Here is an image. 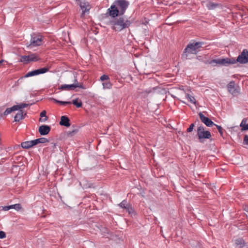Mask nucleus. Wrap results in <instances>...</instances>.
Returning a JSON list of instances; mask_svg holds the SVG:
<instances>
[{
  "label": "nucleus",
  "mask_w": 248,
  "mask_h": 248,
  "mask_svg": "<svg viewBox=\"0 0 248 248\" xmlns=\"http://www.w3.org/2000/svg\"><path fill=\"white\" fill-rule=\"evenodd\" d=\"M128 5L129 2L126 0H116L108 9V13L112 17L121 16L124 14Z\"/></svg>",
  "instance_id": "f257e3e1"
},
{
  "label": "nucleus",
  "mask_w": 248,
  "mask_h": 248,
  "mask_svg": "<svg viewBox=\"0 0 248 248\" xmlns=\"http://www.w3.org/2000/svg\"><path fill=\"white\" fill-rule=\"evenodd\" d=\"M110 24L113 25V29L116 31H121L128 28L130 25L131 22L123 17H119L111 21Z\"/></svg>",
  "instance_id": "f03ea898"
},
{
  "label": "nucleus",
  "mask_w": 248,
  "mask_h": 248,
  "mask_svg": "<svg viewBox=\"0 0 248 248\" xmlns=\"http://www.w3.org/2000/svg\"><path fill=\"white\" fill-rule=\"evenodd\" d=\"M45 45V38L39 34L33 33L31 35L30 44L28 46H40Z\"/></svg>",
  "instance_id": "7ed1b4c3"
},
{
  "label": "nucleus",
  "mask_w": 248,
  "mask_h": 248,
  "mask_svg": "<svg viewBox=\"0 0 248 248\" xmlns=\"http://www.w3.org/2000/svg\"><path fill=\"white\" fill-rule=\"evenodd\" d=\"M197 135L200 142H202V139H209L211 137V134L209 131L205 130L204 127L200 126L197 129Z\"/></svg>",
  "instance_id": "20e7f679"
},
{
  "label": "nucleus",
  "mask_w": 248,
  "mask_h": 248,
  "mask_svg": "<svg viewBox=\"0 0 248 248\" xmlns=\"http://www.w3.org/2000/svg\"><path fill=\"white\" fill-rule=\"evenodd\" d=\"M199 47H186L184 51L183 57L186 59H190L191 55H195L197 54Z\"/></svg>",
  "instance_id": "39448f33"
},
{
  "label": "nucleus",
  "mask_w": 248,
  "mask_h": 248,
  "mask_svg": "<svg viewBox=\"0 0 248 248\" xmlns=\"http://www.w3.org/2000/svg\"><path fill=\"white\" fill-rule=\"evenodd\" d=\"M236 61L242 64L248 62V51L245 49L238 56Z\"/></svg>",
  "instance_id": "423d86ee"
},
{
  "label": "nucleus",
  "mask_w": 248,
  "mask_h": 248,
  "mask_svg": "<svg viewBox=\"0 0 248 248\" xmlns=\"http://www.w3.org/2000/svg\"><path fill=\"white\" fill-rule=\"evenodd\" d=\"M80 7L82 11L81 17H83L86 14L89 13V10L91 9V5L88 2L86 1L85 0H82L80 1Z\"/></svg>",
  "instance_id": "0eeeda50"
},
{
  "label": "nucleus",
  "mask_w": 248,
  "mask_h": 248,
  "mask_svg": "<svg viewBox=\"0 0 248 248\" xmlns=\"http://www.w3.org/2000/svg\"><path fill=\"white\" fill-rule=\"evenodd\" d=\"M78 86V82L77 80L75 78L74 80V82L70 85L67 84H63L61 86L59 87V89L62 90H73L75 88H77V86Z\"/></svg>",
  "instance_id": "6e6552de"
},
{
  "label": "nucleus",
  "mask_w": 248,
  "mask_h": 248,
  "mask_svg": "<svg viewBox=\"0 0 248 248\" xmlns=\"http://www.w3.org/2000/svg\"><path fill=\"white\" fill-rule=\"evenodd\" d=\"M199 117L202 122L207 126L211 127L214 125H216L209 118L205 117L201 112L199 113Z\"/></svg>",
  "instance_id": "1a4fd4ad"
},
{
  "label": "nucleus",
  "mask_w": 248,
  "mask_h": 248,
  "mask_svg": "<svg viewBox=\"0 0 248 248\" xmlns=\"http://www.w3.org/2000/svg\"><path fill=\"white\" fill-rule=\"evenodd\" d=\"M235 62V61L234 60L233 61H231L230 60L228 61V59H222L218 60H214L212 61L211 63H216L219 65L227 66L229 64L234 63Z\"/></svg>",
  "instance_id": "9d476101"
},
{
  "label": "nucleus",
  "mask_w": 248,
  "mask_h": 248,
  "mask_svg": "<svg viewBox=\"0 0 248 248\" xmlns=\"http://www.w3.org/2000/svg\"><path fill=\"white\" fill-rule=\"evenodd\" d=\"M235 245L236 248H248V244L241 238L235 240Z\"/></svg>",
  "instance_id": "9b49d317"
},
{
  "label": "nucleus",
  "mask_w": 248,
  "mask_h": 248,
  "mask_svg": "<svg viewBox=\"0 0 248 248\" xmlns=\"http://www.w3.org/2000/svg\"><path fill=\"white\" fill-rule=\"evenodd\" d=\"M50 131V127L47 125H42L39 126L38 129V131L41 135H47Z\"/></svg>",
  "instance_id": "f8f14e48"
},
{
  "label": "nucleus",
  "mask_w": 248,
  "mask_h": 248,
  "mask_svg": "<svg viewBox=\"0 0 248 248\" xmlns=\"http://www.w3.org/2000/svg\"><path fill=\"white\" fill-rule=\"evenodd\" d=\"M228 91L232 94H235L238 92L235 87L234 81H231L227 85Z\"/></svg>",
  "instance_id": "ddd939ff"
},
{
  "label": "nucleus",
  "mask_w": 248,
  "mask_h": 248,
  "mask_svg": "<svg viewBox=\"0 0 248 248\" xmlns=\"http://www.w3.org/2000/svg\"><path fill=\"white\" fill-rule=\"evenodd\" d=\"M122 208L125 209L129 214H132L133 212L132 208L127 203V202L125 200L123 201L119 204Z\"/></svg>",
  "instance_id": "4468645a"
},
{
  "label": "nucleus",
  "mask_w": 248,
  "mask_h": 248,
  "mask_svg": "<svg viewBox=\"0 0 248 248\" xmlns=\"http://www.w3.org/2000/svg\"><path fill=\"white\" fill-rule=\"evenodd\" d=\"M60 124L66 127H69L70 125L69 118L65 116H62L60 122Z\"/></svg>",
  "instance_id": "2eb2a0df"
},
{
  "label": "nucleus",
  "mask_w": 248,
  "mask_h": 248,
  "mask_svg": "<svg viewBox=\"0 0 248 248\" xmlns=\"http://www.w3.org/2000/svg\"><path fill=\"white\" fill-rule=\"evenodd\" d=\"M48 70H49L48 68L44 67V68L33 70V71H32V72L33 74V76H36V75H38L40 74L45 73L46 72H47L48 71Z\"/></svg>",
  "instance_id": "dca6fc26"
},
{
  "label": "nucleus",
  "mask_w": 248,
  "mask_h": 248,
  "mask_svg": "<svg viewBox=\"0 0 248 248\" xmlns=\"http://www.w3.org/2000/svg\"><path fill=\"white\" fill-rule=\"evenodd\" d=\"M204 45L205 44L203 42H196L194 40H191L186 46H197Z\"/></svg>",
  "instance_id": "f3484780"
},
{
  "label": "nucleus",
  "mask_w": 248,
  "mask_h": 248,
  "mask_svg": "<svg viewBox=\"0 0 248 248\" xmlns=\"http://www.w3.org/2000/svg\"><path fill=\"white\" fill-rule=\"evenodd\" d=\"M23 111L20 110L15 116L14 120L15 122H19L24 118Z\"/></svg>",
  "instance_id": "a211bd4d"
},
{
  "label": "nucleus",
  "mask_w": 248,
  "mask_h": 248,
  "mask_svg": "<svg viewBox=\"0 0 248 248\" xmlns=\"http://www.w3.org/2000/svg\"><path fill=\"white\" fill-rule=\"evenodd\" d=\"M218 5L217 3L209 2L206 4V7L209 10H213L217 8Z\"/></svg>",
  "instance_id": "6ab92c4d"
},
{
  "label": "nucleus",
  "mask_w": 248,
  "mask_h": 248,
  "mask_svg": "<svg viewBox=\"0 0 248 248\" xmlns=\"http://www.w3.org/2000/svg\"><path fill=\"white\" fill-rule=\"evenodd\" d=\"M28 62L30 61H37L38 60L37 56L35 54H32L31 55H27Z\"/></svg>",
  "instance_id": "aec40b11"
},
{
  "label": "nucleus",
  "mask_w": 248,
  "mask_h": 248,
  "mask_svg": "<svg viewBox=\"0 0 248 248\" xmlns=\"http://www.w3.org/2000/svg\"><path fill=\"white\" fill-rule=\"evenodd\" d=\"M102 85L104 89H111L112 87V84L108 80L106 82H104L102 83Z\"/></svg>",
  "instance_id": "412c9836"
},
{
  "label": "nucleus",
  "mask_w": 248,
  "mask_h": 248,
  "mask_svg": "<svg viewBox=\"0 0 248 248\" xmlns=\"http://www.w3.org/2000/svg\"><path fill=\"white\" fill-rule=\"evenodd\" d=\"M16 108L15 107V106H14L11 108H7L4 112V115H7L11 113L12 112L16 111Z\"/></svg>",
  "instance_id": "4be33fe9"
},
{
  "label": "nucleus",
  "mask_w": 248,
  "mask_h": 248,
  "mask_svg": "<svg viewBox=\"0 0 248 248\" xmlns=\"http://www.w3.org/2000/svg\"><path fill=\"white\" fill-rule=\"evenodd\" d=\"M186 98L191 103L195 104L196 100L195 98L188 93L186 94Z\"/></svg>",
  "instance_id": "5701e85b"
},
{
  "label": "nucleus",
  "mask_w": 248,
  "mask_h": 248,
  "mask_svg": "<svg viewBox=\"0 0 248 248\" xmlns=\"http://www.w3.org/2000/svg\"><path fill=\"white\" fill-rule=\"evenodd\" d=\"M46 110L42 111L41 112L40 116L41 117H45V118L42 119L41 118H40L39 119V121H41V122H46L47 120V117H46Z\"/></svg>",
  "instance_id": "b1692460"
},
{
  "label": "nucleus",
  "mask_w": 248,
  "mask_h": 248,
  "mask_svg": "<svg viewBox=\"0 0 248 248\" xmlns=\"http://www.w3.org/2000/svg\"><path fill=\"white\" fill-rule=\"evenodd\" d=\"M21 147L24 149H29L31 148V142L30 141H24L21 143Z\"/></svg>",
  "instance_id": "393cba45"
},
{
  "label": "nucleus",
  "mask_w": 248,
  "mask_h": 248,
  "mask_svg": "<svg viewBox=\"0 0 248 248\" xmlns=\"http://www.w3.org/2000/svg\"><path fill=\"white\" fill-rule=\"evenodd\" d=\"M16 108V110L19 109L20 110L23 108H26L29 106L28 104L22 103L18 105H15Z\"/></svg>",
  "instance_id": "a878e982"
},
{
  "label": "nucleus",
  "mask_w": 248,
  "mask_h": 248,
  "mask_svg": "<svg viewBox=\"0 0 248 248\" xmlns=\"http://www.w3.org/2000/svg\"><path fill=\"white\" fill-rule=\"evenodd\" d=\"M37 144L38 143H45L48 142V140L45 138H40L36 139Z\"/></svg>",
  "instance_id": "bb28decb"
},
{
  "label": "nucleus",
  "mask_w": 248,
  "mask_h": 248,
  "mask_svg": "<svg viewBox=\"0 0 248 248\" xmlns=\"http://www.w3.org/2000/svg\"><path fill=\"white\" fill-rule=\"evenodd\" d=\"M72 103L75 105L77 108H80L82 107V103L81 101L78 102V99L74 100Z\"/></svg>",
  "instance_id": "cd10ccee"
},
{
  "label": "nucleus",
  "mask_w": 248,
  "mask_h": 248,
  "mask_svg": "<svg viewBox=\"0 0 248 248\" xmlns=\"http://www.w3.org/2000/svg\"><path fill=\"white\" fill-rule=\"evenodd\" d=\"M11 209H14L16 210H19L21 209L22 207L20 204L17 203L10 205Z\"/></svg>",
  "instance_id": "c85d7f7f"
},
{
  "label": "nucleus",
  "mask_w": 248,
  "mask_h": 248,
  "mask_svg": "<svg viewBox=\"0 0 248 248\" xmlns=\"http://www.w3.org/2000/svg\"><path fill=\"white\" fill-rule=\"evenodd\" d=\"M53 101H54L56 103H59L61 105H66V104H71V102H68V101H59L58 100H56L54 98L52 99Z\"/></svg>",
  "instance_id": "c756f323"
},
{
  "label": "nucleus",
  "mask_w": 248,
  "mask_h": 248,
  "mask_svg": "<svg viewBox=\"0 0 248 248\" xmlns=\"http://www.w3.org/2000/svg\"><path fill=\"white\" fill-rule=\"evenodd\" d=\"M215 126H216V127H217L218 130V132H219V134H220V135L222 136V137H223V128H222V127L220 125H215Z\"/></svg>",
  "instance_id": "7c9ffc66"
},
{
  "label": "nucleus",
  "mask_w": 248,
  "mask_h": 248,
  "mask_svg": "<svg viewBox=\"0 0 248 248\" xmlns=\"http://www.w3.org/2000/svg\"><path fill=\"white\" fill-rule=\"evenodd\" d=\"M109 79V77L107 75H103L100 78V80L103 81L104 80H108Z\"/></svg>",
  "instance_id": "2f4dec72"
},
{
  "label": "nucleus",
  "mask_w": 248,
  "mask_h": 248,
  "mask_svg": "<svg viewBox=\"0 0 248 248\" xmlns=\"http://www.w3.org/2000/svg\"><path fill=\"white\" fill-rule=\"evenodd\" d=\"M101 232H102V234L104 235V236H106V234H108V229L106 228V227H103L101 230H100Z\"/></svg>",
  "instance_id": "473e14b6"
},
{
  "label": "nucleus",
  "mask_w": 248,
  "mask_h": 248,
  "mask_svg": "<svg viewBox=\"0 0 248 248\" xmlns=\"http://www.w3.org/2000/svg\"><path fill=\"white\" fill-rule=\"evenodd\" d=\"M247 120L246 118H244L242 120L240 125V127H241L242 128H243L244 127H245V125L247 124Z\"/></svg>",
  "instance_id": "72a5a7b5"
},
{
  "label": "nucleus",
  "mask_w": 248,
  "mask_h": 248,
  "mask_svg": "<svg viewBox=\"0 0 248 248\" xmlns=\"http://www.w3.org/2000/svg\"><path fill=\"white\" fill-rule=\"evenodd\" d=\"M21 62L27 63L28 62L27 55L22 56L21 57Z\"/></svg>",
  "instance_id": "f704fd0d"
},
{
  "label": "nucleus",
  "mask_w": 248,
  "mask_h": 248,
  "mask_svg": "<svg viewBox=\"0 0 248 248\" xmlns=\"http://www.w3.org/2000/svg\"><path fill=\"white\" fill-rule=\"evenodd\" d=\"M32 76H33L32 72V71H30V72H29L28 73H27L24 77H22L21 78L22 79L24 78H29L30 77H32Z\"/></svg>",
  "instance_id": "c9c22d12"
},
{
  "label": "nucleus",
  "mask_w": 248,
  "mask_h": 248,
  "mask_svg": "<svg viewBox=\"0 0 248 248\" xmlns=\"http://www.w3.org/2000/svg\"><path fill=\"white\" fill-rule=\"evenodd\" d=\"M194 127V124H191L189 127L187 129V131L188 132H190L191 131H192L193 129V128Z\"/></svg>",
  "instance_id": "e433bc0d"
},
{
  "label": "nucleus",
  "mask_w": 248,
  "mask_h": 248,
  "mask_svg": "<svg viewBox=\"0 0 248 248\" xmlns=\"http://www.w3.org/2000/svg\"><path fill=\"white\" fill-rule=\"evenodd\" d=\"M243 143L244 144L248 145V136L247 135L244 136Z\"/></svg>",
  "instance_id": "4c0bfd02"
},
{
  "label": "nucleus",
  "mask_w": 248,
  "mask_h": 248,
  "mask_svg": "<svg viewBox=\"0 0 248 248\" xmlns=\"http://www.w3.org/2000/svg\"><path fill=\"white\" fill-rule=\"evenodd\" d=\"M6 237V234L3 231H0V239H3Z\"/></svg>",
  "instance_id": "58836bf2"
},
{
  "label": "nucleus",
  "mask_w": 248,
  "mask_h": 248,
  "mask_svg": "<svg viewBox=\"0 0 248 248\" xmlns=\"http://www.w3.org/2000/svg\"><path fill=\"white\" fill-rule=\"evenodd\" d=\"M30 142H31V147L32 146L37 144V142L36 141V139L34 140H30Z\"/></svg>",
  "instance_id": "ea45409f"
},
{
  "label": "nucleus",
  "mask_w": 248,
  "mask_h": 248,
  "mask_svg": "<svg viewBox=\"0 0 248 248\" xmlns=\"http://www.w3.org/2000/svg\"><path fill=\"white\" fill-rule=\"evenodd\" d=\"M10 209H11L10 205L3 207V210L4 211H8Z\"/></svg>",
  "instance_id": "a19ab883"
},
{
  "label": "nucleus",
  "mask_w": 248,
  "mask_h": 248,
  "mask_svg": "<svg viewBox=\"0 0 248 248\" xmlns=\"http://www.w3.org/2000/svg\"><path fill=\"white\" fill-rule=\"evenodd\" d=\"M248 130V124L245 125V127H244L243 128L241 129V130L243 131H246Z\"/></svg>",
  "instance_id": "79ce46f5"
},
{
  "label": "nucleus",
  "mask_w": 248,
  "mask_h": 248,
  "mask_svg": "<svg viewBox=\"0 0 248 248\" xmlns=\"http://www.w3.org/2000/svg\"><path fill=\"white\" fill-rule=\"evenodd\" d=\"M151 92V90H146V91L143 92L142 93L144 94V95H145L146 93H149Z\"/></svg>",
  "instance_id": "37998d69"
},
{
  "label": "nucleus",
  "mask_w": 248,
  "mask_h": 248,
  "mask_svg": "<svg viewBox=\"0 0 248 248\" xmlns=\"http://www.w3.org/2000/svg\"><path fill=\"white\" fill-rule=\"evenodd\" d=\"M77 87H79V88L83 89H86V88L84 86H82L81 85H80L79 83H78V86H77Z\"/></svg>",
  "instance_id": "c03bdc74"
},
{
  "label": "nucleus",
  "mask_w": 248,
  "mask_h": 248,
  "mask_svg": "<svg viewBox=\"0 0 248 248\" xmlns=\"http://www.w3.org/2000/svg\"><path fill=\"white\" fill-rule=\"evenodd\" d=\"M56 147V144H53V145H52V147L53 148H55Z\"/></svg>",
  "instance_id": "a18cd8bd"
},
{
  "label": "nucleus",
  "mask_w": 248,
  "mask_h": 248,
  "mask_svg": "<svg viewBox=\"0 0 248 248\" xmlns=\"http://www.w3.org/2000/svg\"><path fill=\"white\" fill-rule=\"evenodd\" d=\"M245 210L246 211H247V210H248V207H246V208H245Z\"/></svg>",
  "instance_id": "49530a36"
},
{
  "label": "nucleus",
  "mask_w": 248,
  "mask_h": 248,
  "mask_svg": "<svg viewBox=\"0 0 248 248\" xmlns=\"http://www.w3.org/2000/svg\"><path fill=\"white\" fill-rule=\"evenodd\" d=\"M3 62V60H1V61H0V63H1V62Z\"/></svg>",
  "instance_id": "de8ad7c7"
},
{
  "label": "nucleus",
  "mask_w": 248,
  "mask_h": 248,
  "mask_svg": "<svg viewBox=\"0 0 248 248\" xmlns=\"http://www.w3.org/2000/svg\"><path fill=\"white\" fill-rule=\"evenodd\" d=\"M197 245H198V247H200L199 244H197Z\"/></svg>",
  "instance_id": "09e8293b"
},
{
  "label": "nucleus",
  "mask_w": 248,
  "mask_h": 248,
  "mask_svg": "<svg viewBox=\"0 0 248 248\" xmlns=\"http://www.w3.org/2000/svg\"><path fill=\"white\" fill-rule=\"evenodd\" d=\"M247 212H248V210H247Z\"/></svg>",
  "instance_id": "8fccbe9b"
}]
</instances>
